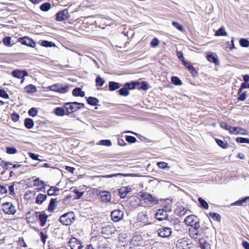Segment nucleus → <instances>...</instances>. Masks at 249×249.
Masks as SVG:
<instances>
[{
	"mask_svg": "<svg viewBox=\"0 0 249 249\" xmlns=\"http://www.w3.org/2000/svg\"><path fill=\"white\" fill-rule=\"evenodd\" d=\"M47 196L46 195L39 194L36 198V203L38 205H41L47 199Z\"/></svg>",
	"mask_w": 249,
	"mask_h": 249,
	"instance_id": "nucleus-23",
	"label": "nucleus"
},
{
	"mask_svg": "<svg viewBox=\"0 0 249 249\" xmlns=\"http://www.w3.org/2000/svg\"><path fill=\"white\" fill-rule=\"evenodd\" d=\"M140 197L145 202H149V204H156L158 203L157 198L147 193H141Z\"/></svg>",
	"mask_w": 249,
	"mask_h": 249,
	"instance_id": "nucleus-5",
	"label": "nucleus"
},
{
	"mask_svg": "<svg viewBox=\"0 0 249 249\" xmlns=\"http://www.w3.org/2000/svg\"><path fill=\"white\" fill-rule=\"evenodd\" d=\"M249 199V197H246L244 199L238 200L234 203H232V205H243L246 203L247 199Z\"/></svg>",
	"mask_w": 249,
	"mask_h": 249,
	"instance_id": "nucleus-44",
	"label": "nucleus"
},
{
	"mask_svg": "<svg viewBox=\"0 0 249 249\" xmlns=\"http://www.w3.org/2000/svg\"><path fill=\"white\" fill-rule=\"evenodd\" d=\"M69 86L63 85L61 84H56L49 87L50 90L62 93H65L68 91Z\"/></svg>",
	"mask_w": 249,
	"mask_h": 249,
	"instance_id": "nucleus-4",
	"label": "nucleus"
},
{
	"mask_svg": "<svg viewBox=\"0 0 249 249\" xmlns=\"http://www.w3.org/2000/svg\"><path fill=\"white\" fill-rule=\"evenodd\" d=\"M176 249H190L192 244L187 238L179 239L176 242Z\"/></svg>",
	"mask_w": 249,
	"mask_h": 249,
	"instance_id": "nucleus-3",
	"label": "nucleus"
},
{
	"mask_svg": "<svg viewBox=\"0 0 249 249\" xmlns=\"http://www.w3.org/2000/svg\"><path fill=\"white\" fill-rule=\"evenodd\" d=\"M229 131L231 134L237 135V131L238 130V127H231L229 128Z\"/></svg>",
	"mask_w": 249,
	"mask_h": 249,
	"instance_id": "nucleus-57",
	"label": "nucleus"
},
{
	"mask_svg": "<svg viewBox=\"0 0 249 249\" xmlns=\"http://www.w3.org/2000/svg\"><path fill=\"white\" fill-rule=\"evenodd\" d=\"M159 236L162 237H168L172 233V230L169 228L161 227L160 228L158 231Z\"/></svg>",
	"mask_w": 249,
	"mask_h": 249,
	"instance_id": "nucleus-9",
	"label": "nucleus"
},
{
	"mask_svg": "<svg viewBox=\"0 0 249 249\" xmlns=\"http://www.w3.org/2000/svg\"><path fill=\"white\" fill-rule=\"evenodd\" d=\"M197 218L195 215L191 214L187 216L184 221L186 225L191 226L197 220Z\"/></svg>",
	"mask_w": 249,
	"mask_h": 249,
	"instance_id": "nucleus-18",
	"label": "nucleus"
},
{
	"mask_svg": "<svg viewBox=\"0 0 249 249\" xmlns=\"http://www.w3.org/2000/svg\"><path fill=\"white\" fill-rule=\"evenodd\" d=\"M239 97L238 98V100L243 101L245 100L247 97V95L245 92L242 93L241 92L238 94Z\"/></svg>",
	"mask_w": 249,
	"mask_h": 249,
	"instance_id": "nucleus-63",
	"label": "nucleus"
},
{
	"mask_svg": "<svg viewBox=\"0 0 249 249\" xmlns=\"http://www.w3.org/2000/svg\"><path fill=\"white\" fill-rule=\"evenodd\" d=\"M171 224L174 226L175 229H176L177 230H178L180 228V224L178 219H173L171 221Z\"/></svg>",
	"mask_w": 249,
	"mask_h": 249,
	"instance_id": "nucleus-38",
	"label": "nucleus"
},
{
	"mask_svg": "<svg viewBox=\"0 0 249 249\" xmlns=\"http://www.w3.org/2000/svg\"><path fill=\"white\" fill-rule=\"evenodd\" d=\"M66 110L64 108H62L61 107H56L54 110V113L57 116H63L65 114H66Z\"/></svg>",
	"mask_w": 249,
	"mask_h": 249,
	"instance_id": "nucleus-27",
	"label": "nucleus"
},
{
	"mask_svg": "<svg viewBox=\"0 0 249 249\" xmlns=\"http://www.w3.org/2000/svg\"><path fill=\"white\" fill-rule=\"evenodd\" d=\"M34 124L33 120L30 118H27L24 121V125L28 129L32 128Z\"/></svg>",
	"mask_w": 249,
	"mask_h": 249,
	"instance_id": "nucleus-29",
	"label": "nucleus"
},
{
	"mask_svg": "<svg viewBox=\"0 0 249 249\" xmlns=\"http://www.w3.org/2000/svg\"><path fill=\"white\" fill-rule=\"evenodd\" d=\"M155 217L159 221H162L164 219H166L167 217V214L166 212L164 211L163 209L158 210Z\"/></svg>",
	"mask_w": 249,
	"mask_h": 249,
	"instance_id": "nucleus-14",
	"label": "nucleus"
},
{
	"mask_svg": "<svg viewBox=\"0 0 249 249\" xmlns=\"http://www.w3.org/2000/svg\"><path fill=\"white\" fill-rule=\"evenodd\" d=\"M6 153L8 154H15L17 153V150L13 147H7L6 148Z\"/></svg>",
	"mask_w": 249,
	"mask_h": 249,
	"instance_id": "nucleus-45",
	"label": "nucleus"
},
{
	"mask_svg": "<svg viewBox=\"0 0 249 249\" xmlns=\"http://www.w3.org/2000/svg\"><path fill=\"white\" fill-rule=\"evenodd\" d=\"M99 195L102 201L104 202H110L111 199V196L110 193L107 191L100 192Z\"/></svg>",
	"mask_w": 249,
	"mask_h": 249,
	"instance_id": "nucleus-15",
	"label": "nucleus"
},
{
	"mask_svg": "<svg viewBox=\"0 0 249 249\" xmlns=\"http://www.w3.org/2000/svg\"><path fill=\"white\" fill-rule=\"evenodd\" d=\"M137 175L135 174H123V173H118V174H114L108 175L103 176L104 178H112V177H137Z\"/></svg>",
	"mask_w": 249,
	"mask_h": 249,
	"instance_id": "nucleus-19",
	"label": "nucleus"
},
{
	"mask_svg": "<svg viewBox=\"0 0 249 249\" xmlns=\"http://www.w3.org/2000/svg\"><path fill=\"white\" fill-rule=\"evenodd\" d=\"M84 104L77 102H71L66 103L64 105V108L66 111V114L69 115L71 113L76 111L80 109L81 107H83Z\"/></svg>",
	"mask_w": 249,
	"mask_h": 249,
	"instance_id": "nucleus-1",
	"label": "nucleus"
},
{
	"mask_svg": "<svg viewBox=\"0 0 249 249\" xmlns=\"http://www.w3.org/2000/svg\"><path fill=\"white\" fill-rule=\"evenodd\" d=\"M176 211L177 213L179 211L178 214L180 216L184 215L186 212V210L185 209V208L181 206H178Z\"/></svg>",
	"mask_w": 249,
	"mask_h": 249,
	"instance_id": "nucleus-37",
	"label": "nucleus"
},
{
	"mask_svg": "<svg viewBox=\"0 0 249 249\" xmlns=\"http://www.w3.org/2000/svg\"><path fill=\"white\" fill-rule=\"evenodd\" d=\"M189 231L190 235L193 238L196 239L200 235V233L198 230L195 229H190Z\"/></svg>",
	"mask_w": 249,
	"mask_h": 249,
	"instance_id": "nucleus-30",
	"label": "nucleus"
},
{
	"mask_svg": "<svg viewBox=\"0 0 249 249\" xmlns=\"http://www.w3.org/2000/svg\"><path fill=\"white\" fill-rule=\"evenodd\" d=\"M200 247L202 249H211L210 245L205 242L204 243L200 242Z\"/></svg>",
	"mask_w": 249,
	"mask_h": 249,
	"instance_id": "nucleus-62",
	"label": "nucleus"
},
{
	"mask_svg": "<svg viewBox=\"0 0 249 249\" xmlns=\"http://www.w3.org/2000/svg\"><path fill=\"white\" fill-rule=\"evenodd\" d=\"M138 219L142 222L143 225H147L151 224V222L149 221V217L146 213H142L139 214Z\"/></svg>",
	"mask_w": 249,
	"mask_h": 249,
	"instance_id": "nucleus-17",
	"label": "nucleus"
},
{
	"mask_svg": "<svg viewBox=\"0 0 249 249\" xmlns=\"http://www.w3.org/2000/svg\"><path fill=\"white\" fill-rule=\"evenodd\" d=\"M2 42L4 44L8 47L12 46V44L11 43V37H5L3 40Z\"/></svg>",
	"mask_w": 249,
	"mask_h": 249,
	"instance_id": "nucleus-51",
	"label": "nucleus"
},
{
	"mask_svg": "<svg viewBox=\"0 0 249 249\" xmlns=\"http://www.w3.org/2000/svg\"><path fill=\"white\" fill-rule=\"evenodd\" d=\"M105 80L102 78L100 76H98L96 79V86L102 87L105 83Z\"/></svg>",
	"mask_w": 249,
	"mask_h": 249,
	"instance_id": "nucleus-40",
	"label": "nucleus"
},
{
	"mask_svg": "<svg viewBox=\"0 0 249 249\" xmlns=\"http://www.w3.org/2000/svg\"><path fill=\"white\" fill-rule=\"evenodd\" d=\"M119 94L121 96H127L128 95L129 92L127 89L126 86H124V88H121L119 90Z\"/></svg>",
	"mask_w": 249,
	"mask_h": 249,
	"instance_id": "nucleus-33",
	"label": "nucleus"
},
{
	"mask_svg": "<svg viewBox=\"0 0 249 249\" xmlns=\"http://www.w3.org/2000/svg\"><path fill=\"white\" fill-rule=\"evenodd\" d=\"M58 202L57 198H52L48 206V211L53 212L56 207V203Z\"/></svg>",
	"mask_w": 249,
	"mask_h": 249,
	"instance_id": "nucleus-20",
	"label": "nucleus"
},
{
	"mask_svg": "<svg viewBox=\"0 0 249 249\" xmlns=\"http://www.w3.org/2000/svg\"><path fill=\"white\" fill-rule=\"evenodd\" d=\"M215 36H226L227 35V33L225 31L224 27H221L215 33Z\"/></svg>",
	"mask_w": 249,
	"mask_h": 249,
	"instance_id": "nucleus-28",
	"label": "nucleus"
},
{
	"mask_svg": "<svg viewBox=\"0 0 249 249\" xmlns=\"http://www.w3.org/2000/svg\"><path fill=\"white\" fill-rule=\"evenodd\" d=\"M72 94L74 96L83 97L85 95V92L81 90V88H77L73 90Z\"/></svg>",
	"mask_w": 249,
	"mask_h": 249,
	"instance_id": "nucleus-25",
	"label": "nucleus"
},
{
	"mask_svg": "<svg viewBox=\"0 0 249 249\" xmlns=\"http://www.w3.org/2000/svg\"><path fill=\"white\" fill-rule=\"evenodd\" d=\"M236 141L239 143H249V139L244 138L242 137H237Z\"/></svg>",
	"mask_w": 249,
	"mask_h": 249,
	"instance_id": "nucleus-48",
	"label": "nucleus"
},
{
	"mask_svg": "<svg viewBox=\"0 0 249 249\" xmlns=\"http://www.w3.org/2000/svg\"><path fill=\"white\" fill-rule=\"evenodd\" d=\"M209 215L212 217L214 220L219 222L221 220V216L220 214L215 213H210Z\"/></svg>",
	"mask_w": 249,
	"mask_h": 249,
	"instance_id": "nucleus-39",
	"label": "nucleus"
},
{
	"mask_svg": "<svg viewBox=\"0 0 249 249\" xmlns=\"http://www.w3.org/2000/svg\"><path fill=\"white\" fill-rule=\"evenodd\" d=\"M38 219L40 222V226L44 227L46 224V220L48 218V215H46L43 212L39 213Z\"/></svg>",
	"mask_w": 249,
	"mask_h": 249,
	"instance_id": "nucleus-21",
	"label": "nucleus"
},
{
	"mask_svg": "<svg viewBox=\"0 0 249 249\" xmlns=\"http://www.w3.org/2000/svg\"><path fill=\"white\" fill-rule=\"evenodd\" d=\"M29 115L32 117H35L37 115V111L35 108H31L28 111Z\"/></svg>",
	"mask_w": 249,
	"mask_h": 249,
	"instance_id": "nucleus-54",
	"label": "nucleus"
},
{
	"mask_svg": "<svg viewBox=\"0 0 249 249\" xmlns=\"http://www.w3.org/2000/svg\"><path fill=\"white\" fill-rule=\"evenodd\" d=\"M217 144L221 148L225 149L227 147V143L224 142L223 141L219 139H216Z\"/></svg>",
	"mask_w": 249,
	"mask_h": 249,
	"instance_id": "nucleus-49",
	"label": "nucleus"
},
{
	"mask_svg": "<svg viewBox=\"0 0 249 249\" xmlns=\"http://www.w3.org/2000/svg\"><path fill=\"white\" fill-rule=\"evenodd\" d=\"M207 59L209 62L214 63L215 65L217 64L218 61L215 54L208 53L207 54Z\"/></svg>",
	"mask_w": 249,
	"mask_h": 249,
	"instance_id": "nucleus-22",
	"label": "nucleus"
},
{
	"mask_svg": "<svg viewBox=\"0 0 249 249\" xmlns=\"http://www.w3.org/2000/svg\"><path fill=\"white\" fill-rule=\"evenodd\" d=\"M172 82L175 85L180 86L182 85V82L177 77L174 76L172 78Z\"/></svg>",
	"mask_w": 249,
	"mask_h": 249,
	"instance_id": "nucleus-42",
	"label": "nucleus"
},
{
	"mask_svg": "<svg viewBox=\"0 0 249 249\" xmlns=\"http://www.w3.org/2000/svg\"><path fill=\"white\" fill-rule=\"evenodd\" d=\"M247 88H249V84H247L246 82L242 83L240 89L238 90V94L242 92L243 89H246Z\"/></svg>",
	"mask_w": 249,
	"mask_h": 249,
	"instance_id": "nucleus-60",
	"label": "nucleus"
},
{
	"mask_svg": "<svg viewBox=\"0 0 249 249\" xmlns=\"http://www.w3.org/2000/svg\"><path fill=\"white\" fill-rule=\"evenodd\" d=\"M239 43L240 45L243 47H248L249 46V41L246 39H240Z\"/></svg>",
	"mask_w": 249,
	"mask_h": 249,
	"instance_id": "nucleus-41",
	"label": "nucleus"
},
{
	"mask_svg": "<svg viewBox=\"0 0 249 249\" xmlns=\"http://www.w3.org/2000/svg\"><path fill=\"white\" fill-rule=\"evenodd\" d=\"M157 164V166L160 168L165 169L166 168H169V167L168 166V164L165 162H163V161L158 162Z\"/></svg>",
	"mask_w": 249,
	"mask_h": 249,
	"instance_id": "nucleus-52",
	"label": "nucleus"
},
{
	"mask_svg": "<svg viewBox=\"0 0 249 249\" xmlns=\"http://www.w3.org/2000/svg\"><path fill=\"white\" fill-rule=\"evenodd\" d=\"M198 201L201 205V207L205 209H208L209 208V205L208 203L201 197L198 198Z\"/></svg>",
	"mask_w": 249,
	"mask_h": 249,
	"instance_id": "nucleus-34",
	"label": "nucleus"
},
{
	"mask_svg": "<svg viewBox=\"0 0 249 249\" xmlns=\"http://www.w3.org/2000/svg\"><path fill=\"white\" fill-rule=\"evenodd\" d=\"M125 139L127 142L130 143H134L137 140L135 137L131 136H126Z\"/></svg>",
	"mask_w": 249,
	"mask_h": 249,
	"instance_id": "nucleus-58",
	"label": "nucleus"
},
{
	"mask_svg": "<svg viewBox=\"0 0 249 249\" xmlns=\"http://www.w3.org/2000/svg\"><path fill=\"white\" fill-rule=\"evenodd\" d=\"M118 193L120 197L122 198H124L127 195V193L125 191L124 189L122 187L118 189Z\"/></svg>",
	"mask_w": 249,
	"mask_h": 249,
	"instance_id": "nucleus-47",
	"label": "nucleus"
},
{
	"mask_svg": "<svg viewBox=\"0 0 249 249\" xmlns=\"http://www.w3.org/2000/svg\"><path fill=\"white\" fill-rule=\"evenodd\" d=\"M69 243L71 249H81L82 247L81 242L74 237L71 238Z\"/></svg>",
	"mask_w": 249,
	"mask_h": 249,
	"instance_id": "nucleus-12",
	"label": "nucleus"
},
{
	"mask_svg": "<svg viewBox=\"0 0 249 249\" xmlns=\"http://www.w3.org/2000/svg\"><path fill=\"white\" fill-rule=\"evenodd\" d=\"M51 8V4L49 2H45L40 6V9L44 12L48 11Z\"/></svg>",
	"mask_w": 249,
	"mask_h": 249,
	"instance_id": "nucleus-35",
	"label": "nucleus"
},
{
	"mask_svg": "<svg viewBox=\"0 0 249 249\" xmlns=\"http://www.w3.org/2000/svg\"><path fill=\"white\" fill-rule=\"evenodd\" d=\"M159 43L160 42L159 39L155 37L151 40L150 45L152 47L155 48L159 45Z\"/></svg>",
	"mask_w": 249,
	"mask_h": 249,
	"instance_id": "nucleus-50",
	"label": "nucleus"
},
{
	"mask_svg": "<svg viewBox=\"0 0 249 249\" xmlns=\"http://www.w3.org/2000/svg\"><path fill=\"white\" fill-rule=\"evenodd\" d=\"M2 208L3 212L8 214H14L16 210L15 207L11 202H6L2 205Z\"/></svg>",
	"mask_w": 249,
	"mask_h": 249,
	"instance_id": "nucleus-7",
	"label": "nucleus"
},
{
	"mask_svg": "<svg viewBox=\"0 0 249 249\" xmlns=\"http://www.w3.org/2000/svg\"><path fill=\"white\" fill-rule=\"evenodd\" d=\"M124 212L120 210H115L111 213V216L114 222H119L124 217Z\"/></svg>",
	"mask_w": 249,
	"mask_h": 249,
	"instance_id": "nucleus-8",
	"label": "nucleus"
},
{
	"mask_svg": "<svg viewBox=\"0 0 249 249\" xmlns=\"http://www.w3.org/2000/svg\"><path fill=\"white\" fill-rule=\"evenodd\" d=\"M35 186H42L44 185V182L42 180H40L38 178L35 179Z\"/></svg>",
	"mask_w": 249,
	"mask_h": 249,
	"instance_id": "nucleus-59",
	"label": "nucleus"
},
{
	"mask_svg": "<svg viewBox=\"0 0 249 249\" xmlns=\"http://www.w3.org/2000/svg\"><path fill=\"white\" fill-rule=\"evenodd\" d=\"M116 231V228L113 226L107 225L103 227L101 230V233L105 238H108V237L114 234Z\"/></svg>",
	"mask_w": 249,
	"mask_h": 249,
	"instance_id": "nucleus-6",
	"label": "nucleus"
},
{
	"mask_svg": "<svg viewBox=\"0 0 249 249\" xmlns=\"http://www.w3.org/2000/svg\"><path fill=\"white\" fill-rule=\"evenodd\" d=\"M59 192V189L55 187H51L47 191L49 196H56L58 195Z\"/></svg>",
	"mask_w": 249,
	"mask_h": 249,
	"instance_id": "nucleus-24",
	"label": "nucleus"
},
{
	"mask_svg": "<svg viewBox=\"0 0 249 249\" xmlns=\"http://www.w3.org/2000/svg\"><path fill=\"white\" fill-rule=\"evenodd\" d=\"M98 102L99 100L95 97H89L87 99L88 103L91 106L96 105Z\"/></svg>",
	"mask_w": 249,
	"mask_h": 249,
	"instance_id": "nucleus-32",
	"label": "nucleus"
},
{
	"mask_svg": "<svg viewBox=\"0 0 249 249\" xmlns=\"http://www.w3.org/2000/svg\"><path fill=\"white\" fill-rule=\"evenodd\" d=\"M0 165L4 168L8 169V165H12V163L10 162H6L4 160L0 161Z\"/></svg>",
	"mask_w": 249,
	"mask_h": 249,
	"instance_id": "nucleus-55",
	"label": "nucleus"
},
{
	"mask_svg": "<svg viewBox=\"0 0 249 249\" xmlns=\"http://www.w3.org/2000/svg\"><path fill=\"white\" fill-rule=\"evenodd\" d=\"M172 24L178 30L182 32L185 31V30H184V28H183V27L181 25L179 24L178 22H176V21H173Z\"/></svg>",
	"mask_w": 249,
	"mask_h": 249,
	"instance_id": "nucleus-43",
	"label": "nucleus"
},
{
	"mask_svg": "<svg viewBox=\"0 0 249 249\" xmlns=\"http://www.w3.org/2000/svg\"><path fill=\"white\" fill-rule=\"evenodd\" d=\"M25 89L28 93H34L36 91V88L34 85H30L25 87Z\"/></svg>",
	"mask_w": 249,
	"mask_h": 249,
	"instance_id": "nucleus-36",
	"label": "nucleus"
},
{
	"mask_svg": "<svg viewBox=\"0 0 249 249\" xmlns=\"http://www.w3.org/2000/svg\"><path fill=\"white\" fill-rule=\"evenodd\" d=\"M99 144L102 145L110 146L111 145V142L109 140H102L99 141Z\"/></svg>",
	"mask_w": 249,
	"mask_h": 249,
	"instance_id": "nucleus-46",
	"label": "nucleus"
},
{
	"mask_svg": "<svg viewBox=\"0 0 249 249\" xmlns=\"http://www.w3.org/2000/svg\"><path fill=\"white\" fill-rule=\"evenodd\" d=\"M248 131L242 128L238 127V130L237 131V135H247Z\"/></svg>",
	"mask_w": 249,
	"mask_h": 249,
	"instance_id": "nucleus-53",
	"label": "nucleus"
},
{
	"mask_svg": "<svg viewBox=\"0 0 249 249\" xmlns=\"http://www.w3.org/2000/svg\"><path fill=\"white\" fill-rule=\"evenodd\" d=\"M198 221H199V220L197 218V220L194 223L193 225H192L191 226V227H192V229H195V230H198L199 229L200 225H199V223Z\"/></svg>",
	"mask_w": 249,
	"mask_h": 249,
	"instance_id": "nucleus-64",
	"label": "nucleus"
},
{
	"mask_svg": "<svg viewBox=\"0 0 249 249\" xmlns=\"http://www.w3.org/2000/svg\"><path fill=\"white\" fill-rule=\"evenodd\" d=\"M36 196V192L34 191H27L24 196L26 199H32Z\"/></svg>",
	"mask_w": 249,
	"mask_h": 249,
	"instance_id": "nucleus-31",
	"label": "nucleus"
},
{
	"mask_svg": "<svg viewBox=\"0 0 249 249\" xmlns=\"http://www.w3.org/2000/svg\"><path fill=\"white\" fill-rule=\"evenodd\" d=\"M29 155V157L33 160H39V161H43V160H41L40 159H39L38 158V155H36V154H35L34 153H31V152H29L28 153Z\"/></svg>",
	"mask_w": 249,
	"mask_h": 249,
	"instance_id": "nucleus-56",
	"label": "nucleus"
},
{
	"mask_svg": "<svg viewBox=\"0 0 249 249\" xmlns=\"http://www.w3.org/2000/svg\"><path fill=\"white\" fill-rule=\"evenodd\" d=\"M0 96L5 98V99H8L9 98V95L6 93V92L3 89H0Z\"/></svg>",
	"mask_w": 249,
	"mask_h": 249,
	"instance_id": "nucleus-61",
	"label": "nucleus"
},
{
	"mask_svg": "<svg viewBox=\"0 0 249 249\" xmlns=\"http://www.w3.org/2000/svg\"><path fill=\"white\" fill-rule=\"evenodd\" d=\"M18 40L22 44L27 46L34 47L36 45L35 42L31 38L27 36L20 37Z\"/></svg>",
	"mask_w": 249,
	"mask_h": 249,
	"instance_id": "nucleus-11",
	"label": "nucleus"
},
{
	"mask_svg": "<svg viewBox=\"0 0 249 249\" xmlns=\"http://www.w3.org/2000/svg\"><path fill=\"white\" fill-rule=\"evenodd\" d=\"M108 87L110 91H114L120 88V85L118 83L111 81L109 83Z\"/></svg>",
	"mask_w": 249,
	"mask_h": 249,
	"instance_id": "nucleus-26",
	"label": "nucleus"
},
{
	"mask_svg": "<svg viewBox=\"0 0 249 249\" xmlns=\"http://www.w3.org/2000/svg\"><path fill=\"white\" fill-rule=\"evenodd\" d=\"M183 64L188 69L192 76L195 77L197 74L196 69L188 62L183 61Z\"/></svg>",
	"mask_w": 249,
	"mask_h": 249,
	"instance_id": "nucleus-16",
	"label": "nucleus"
},
{
	"mask_svg": "<svg viewBox=\"0 0 249 249\" xmlns=\"http://www.w3.org/2000/svg\"><path fill=\"white\" fill-rule=\"evenodd\" d=\"M69 17L68 11L65 9L57 13L55 19L58 21H62L67 19Z\"/></svg>",
	"mask_w": 249,
	"mask_h": 249,
	"instance_id": "nucleus-10",
	"label": "nucleus"
},
{
	"mask_svg": "<svg viewBox=\"0 0 249 249\" xmlns=\"http://www.w3.org/2000/svg\"><path fill=\"white\" fill-rule=\"evenodd\" d=\"M74 213L71 212L62 215L60 218V221L63 225H70L74 220Z\"/></svg>",
	"mask_w": 249,
	"mask_h": 249,
	"instance_id": "nucleus-2",
	"label": "nucleus"
},
{
	"mask_svg": "<svg viewBox=\"0 0 249 249\" xmlns=\"http://www.w3.org/2000/svg\"><path fill=\"white\" fill-rule=\"evenodd\" d=\"M12 75L16 78L22 79L21 83L24 81V77L28 75V72L26 71L14 70L12 71Z\"/></svg>",
	"mask_w": 249,
	"mask_h": 249,
	"instance_id": "nucleus-13",
	"label": "nucleus"
}]
</instances>
